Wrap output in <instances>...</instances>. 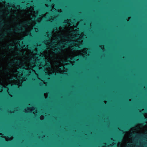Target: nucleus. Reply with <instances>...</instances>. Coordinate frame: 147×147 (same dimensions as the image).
<instances>
[{"mask_svg": "<svg viewBox=\"0 0 147 147\" xmlns=\"http://www.w3.org/2000/svg\"><path fill=\"white\" fill-rule=\"evenodd\" d=\"M62 38L63 39H67V37L66 36L64 35H63L62 36Z\"/></svg>", "mask_w": 147, "mask_h": 147, "instance_id": "nucleus-11", "label": "nucleus"}, {"mask_svg": "<svg viewBox=\"0 0 147 147\" xmlns=\"http://www.w3.org/2000/svg\"><path fill=\"white\" fill-rule=\"evenodd\" d=\"M44 48L45 49L46 48V47H44Z\"/></svg>", "mask_w": 147, "mask_h": 147, "instance_id": "nucleus-26", "label": "nucleus"}, {"mask_svg": "<svg viewBox=\"0 0 147 147\" xmlns=\"http://www.w3.org/2000/svg\"><path fill=\"white\" fill-rule=\"evenodd\" d=\"M8 48L10 49L12 48V47H13V46L10 45H8Z\"/></svg>", "mask_w": 147, "mask_h": 147, "instance_id": "nucleus-15", "label": "nucleus"}, {"mask_svg": "<svg viewBox=\"0 0 147 147\" xmlns=\"http://www.w3.org/2000/svg\"><path fill=\"white\" fill-rule=\"evenodd\" d=\"M14 61L15 62H17L18 63H19L20 62V61L18 60L17 59H15L14 60Z\"/></svg>", "mask_w": 147, "mask_h": 147, "instance_id": "nucleus-17", "label": "nucleus"}, {"mask_svg": "<svg viewBox=\"0 0 147 147\" xmlns=\"http://www.w3.org/2000/svg\"><path fill=\"white\" fill-rule=\"evenodd\" d=\"M73 21L75 22H73V23L74 24H75V22H76V21H75V20H74V19L73 20Z\"/></svg>", "mask_w": 147, "mask_h": 147, "instance_id": "nucleus-19", "label": "nucleus"}, {"mask_svg": "<svg viewBox=\"0 0 147 147\" xmlns=\"http://www.w3.org/2000/svg\"><path fill=\"white\" fill-rule=\"evenodd\" d=\"M10 13L9 12V13H8V15L9 16L10 15Z\"/></svg>", "mask_w": 147, "mask_h": 147, "instance_id": "nucleus-22", "label": "nucleus"}, {"mask_svg": "<svg viewBox=\"0 0 147 147\" xmlns=\"http://www.w3.org/2000/svg\"><path fill=\"white\" fill-rule=\"evenodd\" d=\"M56 47L58 48V49L54 50L53 51L55 53H59L61 51V49L60 48H59L58 46H56Z\"/></svg>", "mask_w": 147, "mask_h": 147, "instance_id": "nucleus-3", "label": "nucleus"}, {"mask_svg": "<svg viewBox=\"0 0 147 147\" xmlns=\"http://www.w3.org/2000/svg\"><path fill=\"white\" fill-rule=\"evenodd\" d=\"M30 49H31L33 50V47H30Z\"/></svg>", "mask_w": 147, "mask_h": 147, "instance_id": "nucleus-20", "label": "nucleus"}, {"mask_svg": "<svg viewBox=\"0 0 147 147\" xmlns=\"http://www.w3.org/2000/svg\"><path fill=\"white\" fill-rule=\"evenodd\" d=\"M32 19L34 20L35 19V17H32Z\"/></svg>", "mask_w": 147, "mask_h": 147, "instance_id": "nucleus-21", "label": "nucleus"}, {"mask_svg": "<svg viewBox=\"0 0 147 147\" xmlns=\"http://www.w3.org/2000/svg\"><path fill=\"white\" fill-rule=\"evenodd\" d=\"M17 53L20 55L22 54V53L20 50L18 51Z\"/></svg>", "mask_w": 147, "mask_h": 147, "instance_id": "nucleus-14", "label": "nucleus"}, {"mask_svg": "<svg viewBox=\"0 0 147 147\" xmlns=\"http://www.w3.org/2000/svg\"><path fill=\"white\" fill-rule=\"evenodd\" d=\"M21 6H22V7H21V8H23V9H26L27 8V7L25 5H23V4H22L21 5Z\"/></svg>", "mask_w": 147, "mask_h": 147, "instance_id": "nucleus-10", "label": "nucleus"}, {"mask_svg": "<svg viewBox=\"0 0 147 147\" xmlns=\"http://www.w3.org/2000/svg\"><path fill=\"white\" fill-rule=\"evenodd\" d=\"M11 79V80H13L16 79V78L15 77H12Z\"/></svg>", "mask_w": 147, "mask_h": 147, "instance_id": "nucleus-18", "label": "nucleus"}, {"mask_svg": "<svg viewBox=\"0 0 147 147\" xmlns=\"http://www.w3.org/2000/svg\"><path fill=\"white\" fill-rule=\"evenodd\" d=\"M13 29L11 28L9 30H8L6 31V32L7 33H11L13 32Z\"/></svg>", "mask_w": 147, "mask_h": 147, "instance_id": "nucleus-9", "label": "nucleus"}, {"mask_svg": "<svg viewBox=\"0 0 147 147\" xmlns=\"http://www.w3.org/2000/svg\"><path fill=\"white\" fill-rule=\"evenodd\" d=\"M143 121H142L141 122H142V123H141V125H144L146 123V121H147V119H146L145 118H144V117L143 118Z\"/></svg>", "mask_w": 147, "mask_h": 147, "instance_id": "nucleus-5", "label": "nucleus"}, {"mask_svg": "<svg viewBox=\"0 0 147 147\" xmlns=\"http://www.w3.org/2000/svg\"><path fill=\"white\" fill-rule=\"evenodd\" d=\"M27 5H28V6H29V5H28V4H27Z\"/></svg>", "mask_w": 147, "mask_h": 147, "instance_id": "nucleus-30", "label": "nucleus"}, {"mask_svg": "<svg viewBox=\"0 0 147 147\" xmlns=\"http://www.w3.org/2000/svg\"><path fill=\"white\" fill-rule=\"evenodd\" d=\"M19 47L20 48V47H21V48H22L21 45V46H19Z\"/></svg>", "mask_w": 147, "mask_h": 147, "instance_id": "nucleus-27", "label": "nucleus"}, {"mask_svg": "<svg viewBox=\"0 0 147 147\" xmlns=\"http://www.w3.org/2000/svg\"><path fill=\"white\" fill-rule=\"evenodd\" d=\"M140 136L141 135H140V134H137V133H136L133 134L132 135V136L133 137H136L137 138L140 137Z\"/></svg>", "mask_w": 147, "mask_h": 147, "instance_id": "nucleus-6", "label": "nucleus"}, {"mask_svg": "<svg viewBox=\"0 0 147 147\" xmlns=\"http://www.w3.org/2000/svg\"><path fill=\"white\" fill-rule=\"evenodd\" d=\"M54 29L55 30H57L58 29V28L57 26H54Z\"/></svg>", "mask_w": 147, "mask_h": 147, "instance_id": "nucleus-16", "label": "nucleus"}, {"mask_svg": "<svg viewBox=\"0 0 147 147\" xmlns=\"http://www.w3.org/2000/svg\"><path fill=\"white\" fill-rule=\"evenodd\" d=\"M103 144H104L105 145H106V144L105 143H104Z\"/></svg>", "mask_w": 147, "mask_h": 147, "instance_id": "nucleus-28", "label": "nucleus"}, {"mask_svg": "<svg viewBox=\"0 0 147 147\" xmlns=\"http://www.w3.org/2000/svg\"><path fill=\"white\" fill-rule=\"evenodd\" d=\"M25 30V28L22 25L20 24L16 28L15 31L16 32H21L24 31Z\"/></svg>", "mask_w": 147, "mask_h": 147, "instance_id": "nucleus-1", "label": "nucleus"}, {"mask_svg": "<svg viewBox=\"0 0 147 147\" xmlns=\"http://www.w3.org/2000/svg\"><path fill=\"white\" fill-rule=\"evenodd\" d=\"M121 132H123V131H122V130H121Z\"/></svg>", "mask_w": 147, "mask_h": 147, "instance_id": "nucleus-31", "label": "nucleus"}, {"mask_svg": "<svg viewBox=\"0 0 147 147\" xmlns=\"http://www.w3.org/2000/svg\"><path fill=\"white\" fill-rule=\"evenodd\" d=\"M30 24V22L29 21H28L26 22L24 24H27V25H29Z\"/></svg>", "mask_w": 147, "mask_h": 147, "instance_id": "nucleus-12", "label": "nucleus"}, {"mask_svg": "<svg viewBox=\"0 0 147 147\" xmlns=\"http://www.w3.org/2000/svg\"><path fill=\"white\" fill-rule=\"evenodd\" d=\"M58 38H59V39H61V37H60L59 36V37H58Z\"/></svg>", "mask_w": 147, "mask_h": 147, "instance_id": "nucleus-24", "label": "nucleus"}, {"mask_svg": "<svg viewBox=\"0 0 147 147\" xmlns=\"http://www.w3.org/2000/svg\"><path fill=\"white\" fill-rule=\"evenodd\" d=\"M81 49V47L78 46H76L75 47H74L73 48H72V49L73 50L80 49Z\"/></svg>", "mask_w": 147, "mask_h": 147, "instance_id": "nucleus-7", "label": "nucleus"}, {"mask_svg": "<svg viewBox=\"0 0 147 147\" xmlns=\"http://www.w3.org/2000/svg\"><path fill=\"white\" fill-rule=\"evenodd\" d=\"M52 45H54V44H52Z\"/></svg>", "mask_w": 147, "mask_h": 147, "instance_id": "nucleus-32", "label": "nucleus"}, {"mask_svg": "<svg viewBox=\"0 0 147 147\" xmlns=\"http://www.w3.org/2000/svg\"><path fill=\"white\" fill-rule=\"evenodd\" d=\"M0 1H3V0H0Z\"/></svg>", "mask_w": 147, "mask_h": 147, "instance_id": "nucleus-29", "label": "nucleus"}, {"mask_svg": "<svg viewBox=\"0 0 147 147\" xmlns=\"http://www.w3.org/2000/svg\"><path fill=\"white\" fill-rule=\"evenodd\" d=\"M111 146V145H109V146H108V147H110Z\"/></svg>", "mask_w": 147, "mask_h": 147, "instance_id": "nucleus-25", "label": "nucleus"}, {"mask_svg": "<svg viewBox=\"0 0 147 147\" xmlns=\"http://www.w3.org/2000/svg\"><path fill=\"white\" fill-rule=\"evenodd\" d=\"M7 34L6 33H4L2 34L1 37H0V40H2L7 36Z\"/></svg>", "mask_w": 147, "mask_h": 147, "instance_id": "nucleus-4", "label": "nucleus"}, {"mask_svg": "<svg viewBox=\"0 0 147 147\" xmlns=\"http://www.w3.org/2000/svg\"><path fill=\"white\" fill-rule=\"evenodd\" d=\"M17 8H20V6H17Z\"/></svg>", "mask_w": 147, "mask_h": 147, "instance_id": "nucleus-23", "label": "nucleus"}, {"mask_svg": "<svg viewBox=\"0 0 147 147\" xmlns=\"http://www.w3.org/2000/svg\"><path fill=\"white\" fill-rule=\"evenodd\" d=\"M71 43V42H66L65 43H62L61 44L62 45H64V47H62V48L63 49L64 48H66L69 46V44Z\"/></svg>", "mask_w": 147, "mask_h": 147, "instance_id": "nucleus-2", "label": "nucleus"}, {"mask_svg": "<svg viewBox=\"0 0 147 147\" xmlns=\"http://www.w3.org/2000/svg\"><path fill=\"white\" fill-rule=\"evenodd\" d=\"M131 127V126L130 125H128L126 127H125V129L127 130H128L130 129Z\"/></svg>", "mask_w": 147, "mask_h": 147, "instance_id": "nucleus-8", "label": "nucleus"}, {"mask_svg": "<svg viewBox=\"0 0 147 147\" xmlns=\"http://www.w3.org/2000/svg\"><path fill=\"white\" fill-rule=\"evenodd\" d=\"M65 24H66V23L65 22H63L61 24H60V25L61 26H64L65 25Z\"/></svg>", "mask_w": 147, "mask_h": 147, "instance_id": "nucleus-13", "label": "nucleus"}]
</instances>
